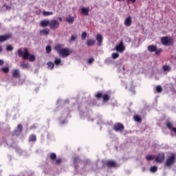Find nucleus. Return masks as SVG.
Masks as SVG:
<instances>
[{
	"label": "nucleus",
	"instance_id": "1",
	"mask_svg": "<svg viewBox=\"0 0 176 176\" xmlns=\"http://www.w3.org/2000/svg\"><path fill=\"white\" fill-rule=\"evenodd\" d=\"M64 47V45L63 44H58L54 47V50L57 53H58L59 56L63 57V58H65L68 57V56H71L72 53V50L69 48Z\"/></svg>",
	"mask_w": 176,
	"mask_h": 176
},
{
	"label": "nucleus",
	"instance_id": "2",
	"mask_svg": "<svg viewBox=\"0 0 176 176\" xmlns=\"http://www.w3.org/2000/svg\"><path fill=\"white\" fill-rule=\"evenodd\" d=\"M19 57H22L23 60H29L31 63L35 61V56L30 54L28 50L24 49L23 52L21 50H18Z\"/></svg>",
	"mask_w": 176,
	"mask_h": 176
},
{
	"label": "nucleus",
	"instance_id": "3",
	"mask_svg": "<svg viewBox=\"0 0 176 176\" xmlns=\"http://www.w3.org/2000/svg\"><path fill=\"white\" fill-rule=\"evenodd\" d=\"M93 113V112L91 110H88L86 112H82L80 111V116L81 119H87V120H91L93 122V120H94V119L91 118V114Z\"/></svg>",
	"mask_w": 176,
	"mask_h": 176
},
{
	"label": "nucleus",
	"instance_id": "4",
	"mask_svg": "<svg viewBox=\"0 0 176 176\" xmlns=\"http://www.w3.org/2000/svg\"><path fill=\"white\" fill-rule=\"evenodd\" d=\"M161 43H162L164 46H170V45H173V38L170 36L162 37Z\"/></svg>",
	"mask_w": 176,
	"mask_h": 176
},
{
	"label": "nucleus",
	"instance_id": "5",
	"mask_svg": "<svg viewBox=\"0 0 176 176\" xmlns=\"http://www.w3.org/2000/svg\"><path fill=\"white\" fill-rule=\"evenodd\" d=\"M175 163V155L172 154L166 161L165 167H171Z\"/></svg>",
	"mask_w": 176,
	"mask_h": 176
},
{
	"label": "nucleus",
	"instance_id": "6",
	"mask_svg": "<svg viewBox=\"0 0 176 176\" xmlns=\"http://www.w3.org/2000/svg\"><path fill=\"white\" fill-rule=\"evenodd\" d=\"M60 27V22L56 19L50 21V28L51 30H57Z\"/></svg>",
	"mask_w": 176,
	"mask_h": 176
},
{
	"label": "nucleus",
	"instance_id": "7",
	"mask_svg": "<svg viewBox=\"0 0 176 176\" xmlns=\"http://www.w3.org/2000/svg\"><path fill=\"white\" fill-rule=\"evenodd\" d=\"M165 157L166 155L164 154V153H160L155 157V162H157V163H163V162H164Z\"/></svg>",
	"mask_w": 176,
	"mask_h": 176
},
{
	"label": "nucleus",
	"instance_id": "8",
	"mask_svg": "<svg viewBox=\"0 0 176 176\" xmlns=\"http://www.w3.org/2000/svg\"><path fill=\"white\" fill-rule=\"evenodd\" d=\"M113 129L115 131H123L124 130V126H123V124L118 122L114 124Z\"/></svg>",
	"mask_w": 176,
	"mask_h": 176
},
{
	"label": "nucleus",
	"instance_id": "9",
	"mask_svg": "<svg viewBox=\"0 0 176 176\" xmlns=\"http://www.w3.org/2000/svg\"><path fill=\"white\" fill-rule=\"evenodd\" d=\"M116 50L119 52L120 53H123L124 50H125L124 45H123V41H120L118 45L116 47Z\"/></svg>",
	"mask_w": 176,
	"mask_h": 176
},
{
	"label": "nucleus",
	"instance_id": "10",
	"mask_svg": "<svg viewBox=\"0 0 176 176\" xmlns=\"http://www.w3.org/2000/svg\"><path fill=\"white\" fill-rule=\"evenodd\" d=\"M21 131H23V126L21 124H19L17 129L13 132L12 135H20Z\"/></svg>",
	"mask_w": 176,
	"mask_h": 176
},
{
	"label": "nucleus",
	"instance_id": "11",
	"mask_svg": "<svg viewBox=\"0 0 176 176\" xmlns=\"http://www.w3.org/2000/svg\"><path fill=\"white\" fill-rule=\"evenodd\" d=\"M133 20L131 19V16H127L124 22V24L125 25V27H130L131 25V23H132Z\"/></svg>",
	"mask_w": 176,
	"mask_h": 176
},
{
	"label": "nucleus",
	"instance_id": "12",
	"mask_svg": "<svg viewBox=\"0 0 176 176\" xmlns=\"http://www.w3.org/2000/svg\"><path fill=\"white\" fill-rule=\"evenodd\" d=\"M96 41H98V46H101V45H102V41H104V38L102 37V34H98L96 35Z\"/></svg>",
	"mask_w": 176,
	"mask_h": 176
},
{
	"label": "nucleus",
	"instance_id": "13",
	"mask_svg": "<svg viewBox=\"0 0 176 176\" xmlns=\"http://www.w3.org/2000/svg\"><path fill=\"white\" fill-rule=\"evenodd\" d=\"M104 166L107 167H116V162L115 161L109 160L104 163Z\"/></svg>",
	"mask_w": 176,
	"mask_h": 176
},
{
	"label": "nucleus",
	"instance_id": "14",
	"mask_svg": "<svg viewBox=\"0 0 176 176\" xmlns=\"http://www.w3.org/2000/svg\"><path fill=\"white\" fill-rule=\"evenodd\" d=\"M73 162H74L76 170H78V164H81L80 159H79V157H74Z\"/></svg>",
	"mask_w": 176,
	"mask_h": 176
},
{
	"label": "nucleus",
	"instance_id": "15",
	"mask_svg": "<svg viewBox=\"0 0 176 176\" xmlns=\"http://www.w3.org/2000/svg\"><path fill=\"white\" fill-rule=\"evenodd\" d=\"M166 126L170 130V131H173L176 135V128L173 127V123L168 122L166 123Z\"/></svg>",
	"mask_w": 176,
	"mask_h": 176
},
{
	"label": "nucleus",
	"instance_id": "16",
	"mask_svg": "<svg viewBox=\"0 0 176 176\" xmlns=\"http://www.w3.org/2000/svg\"><path fill=\"white\" fill-rule=\"evenodd\" d=\"M125 88L129 89L131 93L134 94V85H133V82H129L126 84Z\"/></svg>",
	"mask_w": 176,
	"mask_h": 176
},
{
	"label": "nucleus",
	"instance_id": "17",
	"mask_svg": "<svg viewBox=\"0 0 176 176\" xmlns=\"http://www.w3.org/2000/svg\"><path fill=\"white\" fill-rule=\"evenodd\" d=\"M89 12H90L89 8L82 7L81 9V13L82 14H84V16H89Z\"/></svg>",
	"mask_w": 176,
	"mask_h": 176
},
{
	"label": "nucleus",
	"instance_id": "18",
	"mask_svg": "<svg viewBox=\"0 0 176 176\" xmlns=\"http://www.w3.org/2000/svg\"><path fill=\"white\" fill-rule=\"evenodd\" d=\"M11 36V34L0 36V42H5V41H8V39L10 38Z\"/></svg>",
	"mask_w": 176,
	"mask_h": 176
},
{
	"label": "nucleus",
	"instance_id": "19",
	"mask_svg": "<svg viewBox=\"0 0 176 176\" xmlns=\"http://www.w3.org/2000/svg\"><path fill=\"white\" fill-rule=\"evenodd\" d=\"M41 25L42 27H47V25L50 26V21L49 20H43L41 21Z\"/></svg>",
	"mask_w": 176,
	"mask_h": 176
},
{
	"label": "nucleus",
	"instance_id": "20",
	"mask_svg": "<svg viewBox=\"0 0 176 176\" xmlns=\"http://www.w3.org/2000/svg\"><path fill=\"white\" fill-rule=\"evenodd\" d=\"M66 21L69 24H73L74 21H75V18L69 15V16L66 19Z\"/></svg>",
	"mask_w": 176,
	"mask_h": 176
},
{
	"label": "nucleus",
	"instance_id": "21",
	"mask_svg": "<svg viewBox=\"0 0 176 176\" xmlns=\"http://www.w3.org/2000/svg\"><path fill=\"white\" fill-rule=\"evenodd\" d=\"M162 69L164 72H170V71H171V67H170L168 65H164L162 67Z\"/></svg>",
	"mask_w": 176,
	"mask_h": 176
},
{
	"label": "nucleus",
	"instance_id": "22",
	"mask_svg": "<svg viewBox=\"0 0 176 176\" xmlns=\"http://www.w3.org/2000/svg\"><path fill=\"white\" fill-rule=\"evenodd\" d=\"M156 49H157V47H156L155 45H149L148 47V50L151 53H153V52H156Z\"/></svg>",
	"mask_w": 176,
	"mask_h": 176
},
{
	"label": "nucleus",
	"instance_id": "23",
	"mask_svg": "<svg viewBox=\"0 0 176 176\" xmlns=\"http://www.w3.org/2000/svg\"><path fill=\"white\" fill-rule=\"evenodd\" d=\"M13 78H20V71L19 69H15L12 73Z\"/></svg>",
	"mask_w": 176,
	"mask_h": 176
},
{
	"label": "nucleus",
	"instance_id": "24",
	"mask_svg": "<svg viewBox=\"0 0 176 176\" xmlns=\"http://www.w3.org/2000/svg\"><path fill=\"white\" fill-rule=\"evenodd\" d=\"M95 44H96V40L89 39L87 41V46H94Z\"/></svg>",
	"mask_w": 176,
	"mask_h": 176
},
{
	"label": "nucleus",
	"instance_id": "25",
	"mask_svg": "<svg viewBox=\"0 0 176 176\" xmlns=\"http://www.w3.org/2000/svg\"><path fill=\"white\" fill-rule=\"evenodd\" d=\"M40 34L43 35H49V34H50V30L49 29L42 30H40Z\"/></svg>",
	"mask_w": 176,
	"mask_h": 176
},
{
	"label": "nucleus",
	"instance_id": "26",
	"mask_svg": "<svg viewBox=\"0 0 176 176\" xmlns=\"http://www.w3.org/2000/svg\"><path fill=\"white\" fill-rule=\"evenodd\" d=\"M47 65L48 69H53V68H54V63L53 62H48Z\"/></svg>",
	"mask_w": 176,
	"mask_h": 176
},
{
	"label": "nucleus",
	"instance_id": "27",
	"mask_svg": "<svg viewBox=\"0 0 176 176\" xmlns=\"http://www.w3.org/2000/svg\"><path fill=\"white\" fill-rule=\"evenodd\" d=\"M68 102V100H65L64 102V100H61V99H58L56 102V104L58 105V107H59L60 105H63V104H65Z\"/></svg>",
	"mask_w": 176,
	"mask_h": 176
},
{
	"label": "nucleus",
	"instance_id": "28",
	"mask_svg": "<svg viewBox=\"0 0 176 176\" xmlns=\"http://www.w3.org/2000/svg\"><path fill=\"white\" fill-rule=\"evenodd\" d=\"M50 158L51 160H56V159H57V155L54 153H50Z\"/></svg>",
	"mask_w": 176,
	"mask_h": 176
},
{
	"label": "nucleus",
	"instance_id": "29",
	"mask_svg": "<svg viewBox=\"0 0 176 176\" xmlns=\"http://www.w3.org/2000/svg\"><path fill=\"white\" fill-rule=\"evenodd\" d=\"M54 64L57 66L60 65V64H61V58H55Z\"/></svg>",
	"mask_w": 176,
	"mask_h": 176
},
{
	"label": "nucleus",
	"instance_id": "30",
	"mask_svg": "<svg viewBox=\"0 0 176 176\" xmlns=\"http://www.w3.org/2000/svg\"><path fill=\"white\" fill-rule=\"evenodd\" d=\"M29 141L30 142H32L34 141H36V135H31L29 138Z\"/></svg>",
	"mask_w": 176,
	"mask_h": 176
},
{
	"label": "nucleus",
	"instance_id": "31",
	"mask_svg": "<svg viewBox=\"0 0 176 176\" xmlns=\"http://www.w3.org/2000/svg\"><path fill=\"white\" fill-rule=\"evenodd\" d=\"M43 14L45 16H53V13L52 12H47V11H43Z\"/></svg>",
	"mask_w": 176,
	"mask_h": 176
},
{
	"label": "nucleus",
	"instance_id": "32",
	"mask_svg": "<svg viewBox=\"0 0 176 176\" xmlns=\"http://www.w3.org/2000/svg\"><path fill=\"white\" fill-rule=\"evenodd\" d=\"M151 173H156L157 171V166H154L150 168Z\"/></svg>",
	"mask_w": 176,
	"mask_h": 176
},
{
	"label": "nucleus",
	"instance_id": "33",
	"mask_svg": "<svg viewBox=\"0 0 176 176\" xmlns=\"http://www.w3.org/2000/svg\"><path fill=\"white\" fill-rule=\"evenodd\" d=\"M102 98L104 101H108L111 97L108 96V94H105L103 95Z\"/></svg>",
	"mask_w": 176,
	"mask_h": 176
},
{
	"label": "nucleus",
	"instance_id": "34",
	"mask_svg": "<svg viewBox=\"0 0 176 176\" xmlns=\"http://www.w3.org/2000/svg\"><path fill=\"white\" fill-rule=\"evenodd\" d=\"M1 71L4 72V74H8L9 72V67H2Z\"/></svg>",
	"mask_w": 176,
	"mask_h": 176
},
{
	"label": "nucleus",
	"instance_id": "35",
	"mask_svg": "<svg viewBox=\"0 0 176 176\" xmlns=\"http://www.w3.org/2000/svg\"><path fill=\"white\" fill-rule=\"evenodd\" d=\"M146 160H153L155 159L154 155H148L146 156Z\"/></svg>",
	"mask_w": 176,
	"mask_h": 176
},
{
	"label": "nucleus",
	"instance_id": "36",
	"mask_svg": "<svg viewBox=\"0 0 176 176\" xmlns=\"http://www.w3.org/2000/svg\"><path fill=\"white\" fill-rule=\"evenodd\" d=\"M62 162H63V160L61 158H58L55 161V164H57L58 166L61 164Z\"/></svg>",
	"mask_w": 176,
	"mask_h": 176
},
{
	"label": "nucleus",
	"instance_id": "37",
	"mask_svg": "<svg viewBox=\"0 0 176 176\" xmlns=\"http://www.w3.org/2000/svg\"><path fill=\"white\" fill-rule=\"evenodd\" d=\"M87 36V33H86V32H84L82 33L81 39L82 41H85V39H86Z\"/></svg>",
	"mask_w": 176,
	"mask_h": 176
},
{
	"label": "nucleus",
	"instance_id": "38",
	"mask_svg": "<svg viewBox=\"0 0 176 176\" xmlns=\"http://www.w3.org/2000/svg\"><path fill=\"white\" fill-rule=\"evenodd\" d=\"M45 50H46V53H47V54H49V53H50L52 52V46L47 45L46 47Z\"/></svg>",
	"mask_w": 176,
	"mask_h": 176
},
{
	"label": "nucleus",
	"instance_id": "39",
	"mask_svg": "<svg viewBox=\"0 0 176 176\" xmlns=\"http://www.w3.org/2000/svg\"><path fill=\"white\" fill-rule=\"evenodd\" d=\"M22 68H30V65L28 63H21Z\"/></svg>",
	"mask_w": 176,
	"mask_h": 176
},
{
	"label": "nucleus",
	"instance_id": "40",
	"mask_svg": "<svg viewBox=\"0 0 176 176\" xmlns=\"http://www.w3.org/2000/svg\"><path fill=\"white\" fill-rule=\"evenodd\" d=\"M111 57L112 58H113L114 60L118 58V57H119V54L118 53H113L111 54Z\"/></svg>",
	"mask_w": 176,
	"mask_h": 176
},
{
	"label": "nucleus",
	"instance_id": "41",
	"mask_svg": "<svg viewBox=\"0 0 176 176\" xmlns=\"http://www.w3.org/2000/svg\"><path fill=\"white\" fill-rule=\"evenodd\" d=\"M134 120L135 122H141V117H140V116H134Z\"/></svg>",
	"mask_w": 176,
	"mask_h": 176
},
{
	"label": "nucleus",
	"instance_id": "42",
	"mask_svg": "<svg viewBox=\"0 0 176 176\" xmlns=\"http://www.w3.org/2000/svg\"><path fill=\"white\" fill-rule=\"evenodd\" d=\"M162 89L161 86L158 85V86L156 87V91L157 93H162Z\"/></svg>",
	"mask_w": 176,
	"mask_h": 176
},
{
	"label": "nucleus",
	"instance_id": "43",
	"mask_svg": "<svg viewBox=\"0 0 176 176\" xmlns=\"http://www.w3.org/2000/svg\"><path fill=\"white\" fill-rule=\"evenodd\" d=\"M6 50L8 52H12V50H13V47L12 45H8L7 46Z\"/></svg>",
	"mask_w": 176,
	"mask_h": 176
},
{
	"label": "nucleus",
	"instance_id": "44",
	"mask_svg": "<svg viewBox=\"0 0 176 176\" xmlns=\"http://www.w3.org/2000/svg\"><path fill=\"white\" fill-rule=\"evenodd\" d=\"M155 52V54L159 55L162 53V49H156Z\"/></svg>",
	"mask_w": 176,
	"mask_h": 176
},
{
	"label": "nucleus",
	"instance_id": "45",
	"mask_svg": "<svg viewBox=\"0 0 176 176\" xmlns=\"http://www.w3.org/2000/svg\"><path fill=\"white\" fill-rule=\"evenodd\" d=\"M96 98H101V97H102V94L101 92L98 93L96 95Z\"/></svg>",
	"mask_w": 176,
	"mask_h": 176
},
{
	"label": "nucleus",
	"instance_id": "46",
	"mask_svg": "<svg viewBox=\"0 0 176 176\" xmlns=\"http://www.w3.org/2000/svg\"><path fill=\"white\" fill-rule=\"evenodd\" d=\"M76 38H77L76 35H72L71 36V41L72 42H74V41H75L76 39Z\"/></svg>",
	"mask_w": 176,
	"mask_h": 176
},
{
	"label": "nucleus",
	"instance_id": "47",
	"mask_svg": "<svg viewBox=\"0 0 176 176\" xmlns=\"http://www.w3.org/2000/svg\"><path fill=\"white\" fill-rule=\"evenodd\" d=\"M94 62V58H91L88 60L89 64H93Z\"/></svg>",
	"mask_w": 176,
	"mask_h": 176
},
{
	"label": "nucleus",
	"instance_id": "48",
	"mask_svg": "<svg viewBox=\"0 0 176 176\" xmlns=\"http://www.w3.org/2000/svg\"><path fill=\"white\" fill-rule=\"evenodd\" d=\"M67 120H64L63 121H60V124L63 125V124H67Z\"/></svg>",
	"mask_w": 176,
	"mask_h": 176
},
{
	"label": "nucleus",
	"instance_id": "49",
	"mask_svg": "<svg viewBox=\"0 0 176 176\" xmlns=\"http://www.w3.org/2000/svg\"><path fill=\"white\" fill-rule=\"evenodd\" d=\"M4 8H6L7 9V10H10V7H9L8 6H4Z\"/></svg>",
	"mask_w": 176,
	"mask_h": 176
},
{
	"label": "nucleus",
	"instance_id": "50",
	"mask_svg": "<svg viewBox=\"0 0 176 176\" xmlns=\"http://www.w3.org/2000/svg\"><path fill=\"white\" fill-rule=\"evenodd\" d=\"M3 60L0 59V65H3Z\"/></svg>",
	"mask_w": 176,
	"mask_h": 176
},
{
	"label": "nucleus",
	"instance_id": "51",
	"mask_svg": "<svg viewBox=\"0 0 176 176\" xmlns=\"http://www.w3.org/2000/svg\"><path fill=\"white\" fill-rule=\"evenodd\" d=\"M89 164H90V161L87 160L86 166H89Z\"/></svg>",
	"mask_w": 176,
	"mask_h": 176
},
{
	"label": "nucleus",
	"instance_id": "52",
	"mask_svg": "<svg viewBox=\"0 0 176 176\" xmlns=\"http://www.w3.org/2000/svg\"><path fill=\"white\" fill-rule=\"evenodd\" d=\"M127 1L132 2V3H135V1L137 0H127Z\"/></svg>",
	"mask_w": 176,
	"mask_h": 176
},
{
	"label": "nucleus",
	"instance_id": "53",
	"mask_svg": "<svg viewBox=\"0 0 176 176\" xmlns=\"http://www.w3.org/2000/svg\"><path fill=\"white\" fill-rule=\"evenodd\" d=\"M58 19L59 20V21H63V18L62 17H58Z\"/></svg>",
	"mask_w": 176,
	"mask_h": 176
},
{
	"label": "nucleus",
	"instance_id": "54",
	"mask_svg": "<svg viewBox=\"0 0 176 176\" xmlns=\"http://www.w3.org/2000/svg\"><path fill=\"white\" fill-rule=\"evenodd\" d=\"M2 47L0 45V53H2Z\"/></svg>",
	"mask_w": 176,
	"mask_h": 176
},
{
	"label": "nucleus",
	"instance_id": "55",
	"mask_svg": "<svg viewBox=\"0 0 176 176\" xmlns=\"http://www.w3.org/2000/svg\"><path fill=\"white\" fill-rule=\"evenodd\" d=\"M142 171H145V168H142Z\"/></svg>",
	"mask_w": 176,
	"mask_h": 176
},
{
	"label": "nucleus",
	"instance_id": "56",
	"mask_svg": "<svg viewBox=\"0 0 176 176\" xmlns=\"http://www.w3.org/2000/svg\"><path fill=\"white\" fill-rule=\"evenodd\" d=\"M2 173V170H0V173Z\"/></svg>",
	"mask_w": 176,
	"mask_h": 176
}]
</instances>
